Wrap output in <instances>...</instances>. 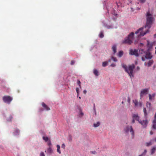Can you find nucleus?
<instances>
[{"label": "nucleus", "mask_w": 156, "mask_h": 156, "mask_svg": "<svg viewBox=\"0 0 156 156\" xmlns=\"http://www.w3.org/2000/svg\"><path fill=\"white\" fill-rule=\"evenodd\" d=\"M147 16V22L144 28L146 29V31L143 32L142 30L144 28V27H141L139 29L135 32L136 34H137L140 32V34L139 36H144L146 34L149 32V29L151 27V25L152 23L153 18L152 14H150L149 12H148L146 15Z\"/></svg>", "instance_id": "f257e3e1"}, {"label": "nucleus", "mask_w": 156, "mask_h": 156, "mask_svg": "<svg viewBox=\"0 0 156 156\" xmlns=\"http://www.w3.org/2000/svg\"><path fill=\"white\" fill-rule=\"evenodd\" d=\"M140 54H143L142 57V60L144 61L145 59H151L152 57V55L151 53L148 51H144L142 49H140L139 50Z\"/></svg>", "instance_id": "f03ea898"}, {"label": "nucleus", "mask_w": 156, "mask_h": 156, "mask_svg": "<svg viewBox=\"0 0 156 156\" xmlns=\"http://www.w3.org/2000/svg\"><path fill=\"white\" fill-rule=\"evenodd\" d=\"M122 67L125 69L126 71L128 73L131 78L134 77L133 74V70L135 68L134 64H133L129 66L128 69H127L126 65H123Z\"/></svg>", "instance_id": "7ed1b4c3"}, {"label": "nucleus", "mask_w": 156, "mask_h": 156, "mask_svg": "<svg viewBox=\"0 0 156 156\" xmlns=\"http://www.w3.org/2000/svg\"><path fill=\"white\" fill-rule=\"evenodd\" d=\"M134 34L133 32H131L129 35L128 37H126L124 40L122 41V43L123 44H131L133 43V39Z\"/></svg>", "instance_id": "20e7f679"}, {"label": "nucleus", "mask_w": 156, "mask_h": 156, "mask_svg": "<svg viewBox=\"0 0 156 156\" xmlns=\"http://www.w3.org/2000/svg\"><path fill=\"white\" fill-rule=\"evenodd\" d=\"M125 131L126 133H128L129 131H130L132 135V138H134V131L132 126H130V127L129 126H127L125 128Z\"/></svg>", "instance_id": "39448f33"}, {"label": "nucleus", "mask_w": 156, "mask_h": 156, "mask_svg": "<svg viewBox=\"0 0 156 156\" xmlns=\"http://www.w3.org/2000/svg\"><path fill=\"white\" fill-rule=\"evenodd\" d=\"M2 99L4 102L9 104L12 100V98L9 96H5L3 97Z\"/></svg>", "instance_id": "423d86ee"}, {"label": "nucleus", "mask_w": 156, "mask_h": 156, "mask_svg": "<svg viewBox=\"0 0 156 156\" xmlns=\"http://www.w3.org/2000/svg\"><path fill=\"white\" fill-rule=\"evenodd\" d=\"M129 54L131 55H135L136 57H138L139 56L138 50L136 49H130Z\"/></svg>", "instance_id": "0eeeda50"}, {"label": "nucleus", "mask_w": 156, "mask_h": 156, "mask_svg": "<svg viewBox=\"0 0 156 156\" xmlns=\"http://www.w3.org/2000/svg\"><path fill=\"white\" fill-rule=\"evenodd\" d=\"M133 120L132 123H134L135 122V120H136L139 122L140 121L139 120L140 117L137 114H133L132 115Z\"/></svg>", "instance_id": "6e6552de"}, {"label": "nucleus", "mask_w": 156, "mask_h": 156, "mask_svg": "<svg viewBox=\"0 0 156 156\" xmlns=\"http://www.w3.org/2000/svg\"><path fill=\"white\" fill-rule=\"evenodd\" d=\"M139 123L141 124L144 128L146 127L148 123L147 120L146 119L145 120H143L142 121L140 120Z\"/></svg>", "instance_id": "1a4fd4ad"}, {"label": "nucleus", "mask_w": 156, "mask_h": 156, "mask_svg": "<svg viewBox=\"0 0 156 156\" xmlns=\"http://www.w3.org/2000/svg\"><path fill=\"white\" fill-rule=\"evenodd\" d=\"M148 91V89L147 88L141 90L140 93V96L142 98L144 94H146Z\"/></svg>", "instance_id": "9d476101"}, {"label": "nucleus", "mask_w": 156, "mask_h": 156, "mask_svg": "<svg viewBox=\"0 0 156 156\" xmlns=\"http://www.w3.org/2000/svg\"><path fill=\"white\" fill-rule=\"evenodd\" d=\"M133 102L134 104L136 106L138 107H141L142 105V104L141 102L138 101L136 100H133Z\"/></svg>", "instance_id": "9b49d317"}, {"label": "nucleus", "mask_w": 156, "mask_h": 156, "mask_svg": "<svg viewBox=\"0 0 156 156\" xmlns=\"http://www.w3.org/2000/svg\"><path fill=\"white\" fill-rule=\"evenodd\" d=\"M42 106L47 111H49L50 110V108L44 102L42 103Z\"/></svg>", "instance_id": "f8f14e48"}, {"label": "nucleus", "mask_w": 156, "mask_h": 156, "mask_svg": "<svg viewBox=\"0 0 156 156\" xmlns=\"http://www.w3.org/2000/svg\"><path fill=\"white\" fill-rule=\"evenodd\" d=\"M112 49L113 51V54L115 55V53L116 52V46L115 44L113 45L112 47Z\"/></svg>", "instance_id": "ddd939ff"}, {"label": "nucleus", "mask_w": 156, "mask_h": 156, "mask_svg": "<svg viewBox=\"0 0 156 156\" xmlns=\"http://www.w3.org/2000/svg\"><path fill=\"white\" fill-rule=\"evenodd\" d=\"M152 128L153 129L155 130L156 129V120L154 119L152 122Z\"/></svg>", "instance_id": "4468645a"}, {"label": "nucleus", "mask_w": 156, "mask_h": 156, "mask_svg": "<svg viewBox=\"0 0 156 156\" xmlns=\"http://www.w3.org/2000/svg\"><path fill=\"white\" fill-rule=\"evenodd\" d=\"M155 96V94H153L152 95L150 94H149V99L150 101H151L152 100H154V97Z\"/></svg>", "instance_id": "2eb2a0df"}, {"label": "nucleus", "mask_w": 156, "mask_h": 156, "mask_svg": "<svg viewBox=\"0 0 156 156\" xmlns=\"http://www.w3.org/2000/svg\"><path fill=\"white\" fill-rule=\"evenodd\" d=\"M45 151L46 152H47V153L48 154H51L53 153V150L51 147H49L47 149V151Z\"/></svg>", "instance_id": "dca6fc26"}, {"label": "nucleus", "mask_w": 156, "mask_h": 156, "mask_svg": "<svg viewBox=\"0 0 156 156\" xmlns=\"http://www.w3.org/2000/svg\"><path fill=\"white\" fill-rule=\"evenodd\" d=\"M13 133L15 135H18L20 133V130L18 129H16L14 130Z\"/></svg>", "instance_id": "f3484780"}, {"label": "nucleus", "mask_w": 156, "mask_h": 156, "mask_svg": "<svg viewBox=\"0 0 156 156\" xmlns=\"http://www.w3.org/2000/svg\"><path fill=\"white\" fill-rule=\"evenodd\" d=\"M94 73L95 75L97 76H98L99 75L98 71L95 69H94Z\"/></svg>", "instance_id": "a211bd4d"}, {"label": "nucleus", "mask_w": 156, "mask_h": 156, "mask_svg": "<svg viewBox=\"0 0 156 156\" xmlns=\"http://www.w3.org/2000/svg\"><path fill=\"white\" fill-rule=\"evenodd\" d=\"M13 118V117L11 115H10L9 118H7V120L8 122H11L12 121V119Z\"/></svg>", "instance_id": "6ab92c4d"}, {"label": "nucleus", "mask_w": 156, "mask_h": 156, "mask_svg": "<svg viewBox=\"0 0 156 156\" xmlns=\"http://www.w3.org/2000/svg\"><path fill=\"white\" fill-rule=\"evenodd\" d=\"M123 51H119L118 53V56L119 57H121L123 55Z\"/></svg>", "instance_id": "aec40b11"}, {"label": "nucleus", "mask_w": 156, "mask_h": 156, "mask_svg": "<svg viewBox=\"0 0 156 156\" xmlns=\"http://www.w3.org/2000/svg\"><path fill=\"white\" fill-rule=\"evenodd\" d=\"M100 125V122H98L96 123H94V127H96L99 126Z\"/></svg>", "instance_id": "412c9836"}, {"label": "nucleus", "mask_w": 156, "mask_h": 156, "mask_svg": "<svg viewBox=\"0 0 156 156\" xmlns=\"http://www.w3.org/2000/svg\"><path fill=\"white\" fill-rule=\"evenodd\" d=\"M153 63V61L152 60H151L149 61L148 63V66H151Z\"/></svg>", "instance_id": "4be33fe9"}, {"label": "nucleus", "mask_w": 156, "mask_h": 156, "mask_svg": "<svg viewBox=\"0 0 156 156\" xmlns=\"http://www.w3.org/2000/svg\"><path fill=\"white\" fill-rule=\"evenodd\" d=\"M156 150V148L155 147H153L151 150V154H153Z\"/></svg>", "instance_id": "5701e85b"}, {"label": "nucleus", "mask_w": 156, "mask_h": 156, "mask_svg": "<svg viewBox=\"0 0 156 156\" xmlns=\"http://www.w3.org/2000/svg\"><path fill=\"white\" fill-rule=\"evenodd\" d=\"M108 64V62H104L102 63V66L103 67H105L107 66Z\"/></svg>", "instance_id": "b1692460"}, {"label": "nucleus", "mask_w": 156, "mask_h": 156, "mask_svg": "<svg viewBox=\"0 0 156 156\" xmlns=\"http://www.w3.org/2000/svg\"><path fill=\"white\" fill-rule=\"evenodd\" d=\"M147 150H144V152L143 153L139 155V156H144L147 153Z\"/></svg>", "instance_id": "393cba45"}, {"label": "nucleus", "mask_w": 156, "mask_h": 156, "mask_svg": "<svg viewBox=\"0 0 156 156\" xmlns=\"http://www.w3.org/2000/svg\"><path fill=\"white\" fill-rule=\"evenodd\" d=\"M43 139L45 141H48V138L47 137L43 136Z\"/></svg>", "instance_id": "a878e982"}, {"label": "nucleus", "mask_w": 156, "mask_h": 156, "mask_svg": "<svg viewBox=\"0 0 156 156\" xmlns=\"http://www.w3.org/2000/svg\"><path fill=\"white\" fill-rule=\"evenodd\" d=\"M144 110V115L145 116H146L147 115V111L146 109L145 108H143Z\"/></svg>", "instance_id": "bb28decb"}, {"label": "nucleus", "mask_w": 156, "mask_h": 156, "mask_svg": "<svg viewBox=\"0 0 156 156\" xmlns=\"http://www.w3.org/2000/svg\"><path fill=\"white\" fill-rule=\"evenodd\" d=\"M99 37L101 38H103L104 37V34L102 32H101L99 35Z\"/></svg>", "instance_id": "cd10ccee"}, {"label": "nucleus", "mask_w": 156, "mask_h": 156, "mask_svg": "<svg viewBox=\"0 0 156 156\" xmlns=\"http://www.w3.org/2000/svg\"><path fill=\"white\" fill-rule=\"evenodd\" d=\"M111 59H112L114 62H117V60L116 58L115 57H114L113 56H112L111 58Z\"/></svg>", "instance_id": "c85d7f7f"}, {"label": "nucleus", "mask_w": 156, "mask_h": 156, "mask_svg": "<svg viewBox=\"0 0 156 156\" xmlns=\"http://www.w3.org/2000/svg\"><path fill=\"white\" fill-rule=\"evenodd\" d=\"M57 151L59 153V154H61V151L60 150V147H57Z\"/></svg>", "instance_id": "c756f323"}, {"label": "nucleus", "mask_w": 156, "mask_h": 156, "mask_svg": "<svg viewBox=\"0 0 156 156\" xmlns=\"http://www.w3.org/2000/svg\"><path fill=\"white\" fill-rule=\"evenodd\" d=\"M76 92L77 93V96H78L79 95V89L78 88H76Z\"/></svg>", "instance_id": "7c9ffc66"}, {"label": "nucleus", "mask_w": 156, "mask_h": 156, "mask_svg": "<svg viewBox=\"0 0 156 156\" xmlns=\"http://www.w3.org/2000/svg\"><path fill=\"white\" fill-rule=\"evenodd\" d=\"M40 156H45L44 153L41 152L40 153Z\"/></svg>", "instance_id": "2f4dec72"}, {"label": "nucleus", "mask_w": 156, "mask_h": 156, "mask_svg": "<svg viewBox=\"0 0 156 156\" xmlns=\"http://www.w3.org/2000/svg\"><path fill=\"white\" fill-rule=\"evenodd\" d=\"M130 101H131L130 98L129 97H128V99H127L128 102L130 104Z\"/></svg>", "instance_id": "473e14b6"}, {"label": "nucleus", "mask_w": 156, "mask_h": 156, "mask_svg": "<svg viewBox=\"0 0 156 156\" xmlns=\"http://www.w3.org/2000/svg\"><path fill=\"white\" fill-rule=\"evenodd\" d=\"M147 107L148 106L149 107H150L151 105V104L150 103L147 102Z\"/></svg>", "instance_id": "72a5a7b5"}, {"label": "nucleus", "mask_w": 156, "mask_h": 156, "mask_svg": "<svg viewBox=\"0 0 156 156\" xmlns=\"http://www.w3.org/2000/svg\"><path fill=\"white\" fill-rule=\"evenodd\" d=\"M139 1L141 3H144L145 2L146 0H139Z\"/></svg>", "instance_id": "f704fd0d"}, {"label": "nucleus", "mask_w": 156, "mask_h": 156, "mask_svg": "<svg viewBox=\"0 0 156 156\" xmlns=\"http://www.w3.org/2000/svg\"><path fill=\"white\" fill-rule=\"evenodd\" d=\"M75 62L74 60H72L70 63L71 65H73L74 64Z\"/></svg>", "instance_id": "c9c22d12"}, {"label": "nucleus", "mask_w": 156, "mask_h": 156, "mask_svg": "<svg viewBox=\"0 0 156 156\" xmlns=\"http://www.w3.org/2000/svg\"><path fill=\"white\" fill-rule=\"evenodd\" d=\"M48 141V145L49 146H51V141L50 140Z\"/></svg>", "instance_id": "e433bc0d"}, {"label": "nucleus", "mask_w": 156, "mask_h": 156, "mask_svg": "<svg viewBox=\"0 0 156 156\" xmlns=\"http://www.w3.org/2000/svg\"><path fill=\"white\" fill-rule=\"evenodd\" d=\"M77 84L79 85L80 87V82L79 80H78L77 81Z\"/></svg>", "instance_id": "4c0bfd02"}, {"label": "nucleus", "mask_w": 156, "mask_h": 156, "mask_svg": "<svg viewBox=\"0 0 156 156\" xmlns=\"http://www.w3.org/2000/svg\"><path fill=\"white\" fill-rule=\"evenodd\" d=\"M147 146H150L151 145V142H150L148 143H147Z\"/></svg>", "instance_id": "58836bf2"}, {"label": "nucleus", "mask_w": 156, "mask_h": 156, "mask_svg": "<svg viewBox=\"0 0 156 156\" xmlns=\"http://www.w3.org/2000/svg\"><path fill=\"white\" fill-rule=\"evenodd\" d=\"M111 66L112 67H114L115 66V65L114 63H112L111 64Z\"/></svg>", "instance_id": "ea45409f"}, {"label": "nucleus", "mask_w": 156, "mask_h": 156, "mask_svg": "<svg viewBox=\"0 0 156 156\" xmlns=\"http://www.w3.org/2000/svg\"><path fill=\"white\" fill-rule=\"evenodd\" d=\"M90 153L92 154H95L96 153V152L95 151H91Z\"/></svg>", "instance_id": "a19ab883"}, {"label": "nucleus", "mask_w": 156, "mask_h": 156, "mask_svg": "<svg viewBox=\"0 0 156 156\" xmlns=\"http://www.w3.org/2000/svg\"><path fill=\"white\" fill-rule=\"evenodd\" d=\"M154 119H156V113H155L154 116Z\"/></svg>", "instance_id": "79ce46f5"}, {"label": "nucleus", "mask_w": 156, "mask_h": 156, "mask_svg": "<svg viewBox=\"0 0 156 156\" xmlns=\"http://www.w3.org/2000/svg\"><path fill=\"white\" fill-rule=\"evenodd\" d=\"M83 93L84 94H86L87 93V91L85 90H84L83 91Z\"/></svg>", "instance_id": "37998d69"}, {"label": "nucleus", "mask_w": 156, "mask_h": 156, "mask_svg": "<svg viewBox=\"0 0 156 156\" xmlns=\"http://www.w3.org/2000/svg\"><path fill=\"white\" fill-rule=\"evenodd\" d=\"M150 133L151 135H152L153 134V132L152 131H151L150 132Z\"/></svg>", "instance_id": "c03bdc74"}, {"label": "nucleus", "mask_w": 156, "mask_h": 156, "mask_svg": "<svg viewBox=\"0 0 156 156\" xmlns=\"http://www.w3.org/2000/svg\"><path fill=\"white\" fill-rule=\"evenodd\" d=\"M147 47H149V41H147Z\"/></svg>", "instance_id": "a18cd8bd"}, {"label": "nucleus", "mask_w": 156, "mask_h": 156, "mask_svg": "<svg viewBox=\"0 0 156 156\" xmlns=\"http://www.w3.org/2000/svg\"><path fill=\"white\" fill-rule=\"evenodd\" d=\"M140 67L138 66L137 67L136 69L137 70H139L140 69Z\"/></svg>", "instance_id": "49530a36"}, {"label": "nucleus", "mask_w": 156, "mask_h": 156, "mask_svg": "<svg viewBox=\"0 0 156 156\" xmlns=\"http://www.w3.org/2000/svg\"><path fill=\"white\" fill-rule=\"evenodd\" d=\"M143 44L142 43H140V46H143Z\"/></svg>", "instance_id": "de8ad7c7"}, {"label": "nucleus", "mask_w": 156, "mask_h": 156, "mask_svg": "<svg viewBox=\"0 0 156 156\" xmlns=\"http://www.w3.org/2000/svg\"><path fill=\"white\" fill-rule=\"evenodd\" d=\"M108 28H112V27L111 26H109V27H108Z\"/></svg>", "instance_id": "09e8293b"}, {"label": "nucleus", "mask_w": 156, "mask_h": 156, "mask_svg": "<svg viewBox=\"0 0 156 156\" xmlns=\"http://www.w3.org/2000/svg\"><path fill=\"white\" fill-rule=\"evenodd\" d=\"M154 140L156 142V137H155V138H154Z\"/></svg>", "instance_id": "8fccbe9b"}, {"label": "nucleus", "mask_w": 156, "mask_h": 156, "mask_svg": "<svg viewBox=\"0 0 156 156\" xmlns=\"http://www.w3.org/2000/svg\"><path fill=\"white\" fill-rule=\"evenodd\" d=\"M65 146V145L64 144H62V146Z\"/></svg>", "instance_id": "3c124183"}, {"label": "nucleus", "mask_w": 156, "mask_h": 156, "mask_svg": "<svg viewBox=\"0 0 156 156\" xmlns=\"http://www.w3.org/2000/svg\"><path fill=\"white\" fill-rule=\"evenodd\" d=\"M80 114L81 115H83V113L82 112H81Z\"/></svg>", "instance_id": "603ef678"}, {"label": "nucleus", "mask_w": 156, "mask_h": 156, "mask_svg": "<svg viewBox=\"0 0 156 156\" xmlns=\"http://www.w3.org/2000/svg\"><path fill=\"white\" fill-rule=\"evenodd\" d=\"M94 108H95V104H94Z\"/></svg>", "instance_id": "864d4df0"}, {"label": "nucleus", "mask_w": 156, "mask_h": 156, "mask_svg": "<svg viewBox=\"0 0 156 156\" xmlns=\"http://www.w3.org/2000/svg\"><path fill=\"white\" fill-rule=\"evenodd\" d=\"M154 36L156 37V34H154Z\"/></svg>", "instance_id": "5fc2aeb1"}, {"label": "nucleus", "mask_w": 156, "mask_h": 156, "mask_svg": "<svg viewBox=\"0 0 156 156\" xmlns=\"http://www.w3.org/2000/svg\"><path fill=\"white\" fill-rule=\"evenodd\" d=\"M79 98L80 99L81 98V97H79Z\"/></svg>", "instance_id": "6e6d98bb"}, {"label": "nucleus", "mask_w": 156, "mask_h": 156, "mask_svg": "<svg viewBox=\"0 0 156 156\" xmlns=\"http://www.w3.org/2000/svg\"><path fill=\"white\" fill-rule=\"evenodd\" d=\"M56 146L58 147V146H60L59 145H57Z\"/></svg>", "instance_id": "4d7b16f0"}, {"label": "nucleus", "mask_w": 156, "mask_h": 156, "mask_svg": "<svg viewBox=\"0 0 156 156\" xmlns=\"http://www.w3.org/2000/svg\"><path fill=\"white\" fill-rule=\"evenodd\" d=\"M155 49H156V47H155ZM155 53L156 54V50L155 51Z\"/></svg>", "instance_id": "13d9d810"}, {"label": "nucleus", "mask_w": 156, "mask_h": 156, "mask_svg": "<svg viewBox=\"0 0 156 156\" xmlns=\"http://www.w3.org/2000/svg\"><path fill=\"white\" fill-rule=\"evenodd\" d=\"M108 61L110 62V60H109Z\"/></svg>", "instance_id": "bf43d9fd"}, {"label": "nucleus", "mask_w": 156, "mask_h": 156, "mask_svg": "<svg viewBox=\"0 0 156 156\" xmlns=\"http://www.w3.org/2000/svg\"><path fill=\"white\" fill-rule=\"evenodd\" d=\"M122 103H123V101H122Z\"/></svg>", "instance_id": "052dcab7"}]
</instances>
